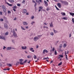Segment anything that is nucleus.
Wrapping results in <instances>:
<instances>
[{"instance_id":"1","label":"nucleus","mask_w":74,"mask_h":74,"mask_svg":"<svg viewBox=\"0 0 74 74\" xmlns=\"http://www.w3.org/2000/svg\"><path fill=\"white\" fill-rule=\"evenodd\" d=\"M17 8V6H14L13 7V10L14 11H16V10L15 9H16Z\"/></svg>"},{"instance_id":"2","label":"nucleus","mask_w":74,"mask_h":74,"mask_svg":"<svg viewBox=\"0 0 74 74\" xmlns=\"http://www.w3.org/2000/svg\"><path fill=\"white\" fill-rule=\"evenodd\" d=\"M19 61L20 62V64H21V65H23V62L22 63V62H23V60L22 59H20L19 60Z\"/></svg>"},{"instance_id":"3","label":"nucleus","mask_w":74,"mask_h":74,"mask_svg":"<svg viewBox=\"0 0 74 74\" xmlns=\"http://www.w3.org/2000/svg\"><path fill=\"white\" fill-rule=\"evenodd\" d=\"M38 38L37 36H36L34 38V41H37V40H38Z\"/></svg>"},{"instance_id":"4","label":"nucleus","mask_w":74,"mask_h":74,"mask_svg":"<svg viewBox=\"0 0 74 74\" xmlns=\"http://www.w3.org/2000/svg\"><path fill=\"white\" fill-rule=\"evenodd\" d=\"M27 12V10H26V9H24L23 10V14H25Z\"/></svg>"},{"instance_id":"5","label":"nucleus","mask_w":74,"mask_h":74,"mask_svg":"<svg viewBox=\"0 0 74 74\" xmlns=\"http://www.w3.org/2000/svg\"><path fill=\"white\" fill-rule=\"evenodd\" d=\"M36 3H39V4H40V3H41V2H42V0H36Z\"/></svg>"},{"instance_id":"6","label":"nucleus","mask_w":74,"mask_h":74,"mask_svg":"<svg viewBox=\"0 0 74 74\" xmlns=\"http://www.w3.org/2000/svg\"><path fill=\"white\" fill-rule=\"evenodd\" d=\"M67 53H66V51H65V55L66 56V60H68V58H67V55H66Z\"/></svg>"},{"instance_id":"7","label":"nucleus","mask_w":74,"mask_h":74,"mask_svg":"<svg viewBox=\"0 0 74 74\" xmlns=\"http://www.w3.org/2000/svg\"><path fill=\"white\" fill-rule=\"evenodd\" d=\"M45 52H46V53H48V51H47V50L46 49H44L43 50V53H44V54H45Z\"/></svg>"},{"instance_id":"8","label":"nucleus","mask_w":74,"mask_h":74,"mask_svg":"<svg viewBox=\"0 0 74 74\" xmlns=\"http://www.w3.org/2000/svg\"><path fill=\"white\" fill-rule=\"evenodd\" d=\"M44 3L45 5V7H47V6H48V3L47 2L45 1H44Z\"/></svg>"},{"instance_id":"9","label":"nucleus","mask_w":74,"mask_h":74,"mask_svg":"<svg viewBox=\"0 0 74 74\" xmlns=\"http://www.w3.org/2000/svg\"><path fill=\"white\" fill-rule=\"evenodd\" d=\"M26 48H27V47L26 46H22L21 47L22 49H26Z\"/></svg>"},{"instance_id":"10","label":"nucleus","mask_w":74,"mask_h":74,"mask_svg":"<svg viewBox=\"0 0 74 74\" xmlns=\"http://www.w3.org/2000/svg\"><path fill=\"white\" fill-rule=\"evenodd\" d=\"M4 27L5 28H6V29L8 28V25L6 23H5L4 24Z\"/></svg>"},{"instance_id":"11","label":"nucleus","mask_w":74,"mask_h":74,"mask_svg":"<svg viewBox=\"0 0 74 74\" xmlns=\"http://www.w3.org/2000/svg\"><path fill=\"white\" fill-rule=\"evenodd\" d=\"M13 36H14L15 37H17V35L16 34V33H15H15H13Z\"/></svg>"},{"instance_id":"12","label":"nucleus","mask_w":74,"mask_h":74,"mask_svg":"<svg viewBox=\"0 0 74 74\" xmlns=\"http://www.w3.org/2000/svg\"><path fill=\"white\" fill-rule=\"evenodd\" d=\"M0 39H3V40H5V38L3 36H0Z\"/></svg>"},{"instance_id":"13","label":"nucleus","mask_w":74,"mask_h":74,"mask_svg":"<svg viewBox=\"0 0 74 74\" xmlns=\"http://www.w3.org/2000/svg\"><path fill=\"white\" fill-rule=\"evenodd\" d=\"M30 50L32 52H34V50H33V49L32 48H31L30 49Z\"/></svg>"},{"instance_id":"14","label":"nucleus","mask_w":74,"mask_h":74,"mask_svg":"<svg viewBox=\"0 0 74 74\" xmlns=\"http://www.w3.org/2000/svg\"><path fill=\"white\" fill-rule=\"evenodd\" d=\"M57 5L58 6V7H59V8H60V7H61V5H60V3H58L57 4Z\"/></svg>"},{"instance_id":"15","label":"nucleus","mask_w":74,"mask_h":74,"mask_svg":"<svg viewBox=\"0 0 74 74\" xmlns=\"http://www.w3.org/2000/svg\"><path fill=\"white\" fill-rule=\"evenodd\" d=\"M6 4H7V5H9V6H12V4H10L8 2H6Z\"/></svg>"},{"instance_id":"16","label":"nucleus","mask_w":74,"mask_h":74,"mask_svg":"<svg viewBox=\"0 0 74 74\" xmlns=\"http://www.w3.org/2000/svg\"><path fill=\"white\" fill-rule=\"evenodd\" d=\"M1 7H3L2 8L3 10L6 9V8H5V6H4V5H1Z\"/></svg>"},{"instance_id":"17","label":"nucleus","mask_w":74,"mask_h":74,"mask_svg":"<svg viewBox=\"0 0 74 74\" xmlns=\"http://www.w3.org/2000/svg\"><path fill=\"white\" fill-rule=\"evenodd\" d=\"M23 24L24 25H27V23L26 22H23Z\"/></svg>"},{"instance_id":"18","label":"nucleus","mask_w":74,"mask_h":74,"mask_svg":"<svg viewBox=\"0 0 74 74\" xmlns=\"http://www.w3.org/2000/svg\"><path fill=\"white\" fill-rule=\"evenodd\" d=\"M7 65L8 66H9V67H11V66H12V64H7Z\"/></svg>"},{"instance_id":"19","label":"nucleus","mask_w":74,"mask_h":74,"mask_svg":"<svg viewBox=\"0 0 74 74\" xmlns=\"http://www.w3.org/2000/svg\"><path fill=\"white\" fill-rule=\"evenodd\" d=\"M69 14L71 15L72 16H73L74 15V13L70 12Z\"/></svg>"},{"instance_id":"20","label":"nucleus","mask_w":74,"mask_h":74,"mask_svg":"<svg viewBox=\"0 0 74 74\" xmlns=\"http://www.w3.org/2000/svg\"><path fill=\"white\" fill-rule=\"evenodd\" d=\"M61 14H62V15H63V16H64L66 15V14H65V13L62 12H61Z\"/></svg>"},{"instance_id":"21","label":"nucleus","mask_w":74,"mask_h":74,"mask_svg":"<svg viewBox=\"0 0 74 74\" xmlns=\"http://www.w3.org/2000/svg\"><path fill=\"white\" fill-rule=\"evenodd\" d=\"M9 2L10 3H14V0H9Z\"/></svg>"},{"instance_id":"22","label":"nucleus","mask_w":74,"mask_h":74,"mask_svg":"<svg viewBox=\"0 0 74 74\" xmlns=\"http://www.w3.org/2000/svg\"><path fill=\"white\" fill-rule=\"evenodd\" d=\"M12 47H8L7 48V50H10V49H11Z\"/></svg>"},{"instance_id":"23","label":"nucleus","mask_w":74,"mask_h":74,"mask_svg":"<svg viewBox=\"0 0 74 74\" xmlns=\"http://www.w3.org/2000/svg\"><path fill=\"white\" fill-rule=\"evenodd\" d=\"M64 5H68V3H67V2L65 1V2L64 3Z\"/></svg>"},{"instance_id":"24","label":"nucleus","mask_w":74,"mask_h":74,"mask_svg":"<svg viewBox=\"0 0 74 74\" xmlns=\"http://www.w3.org/2000/svg\"><path fill=\"white\" fill-rule=\"evenodd\" d=\"M62 19H64V20H67V18H66V17H63L62 18Z\"/></svg>"},{"instance_id":"25","label":"nucleus","mask_w":74,"mask_h":74,"mask_svg":"<svg viewBox=\"0 0 74 74\" xmlns=\"http://www.w3.org/2000/svg\"><path fill=\"white\" fill-rule=\"evenodd\" d=\"M62 62H61L60 63H59L58 64V66H61V65H62Z\"/></svg>"},{"instance_id":"26","label":"nucleus","mask_w":74,"mask_h":74,"mask_svg":"<svg viewBox=\"0 0 74 74\" xmlns=\"http://www.w3.org/2000/svg\"><path fill=\"white\" fill-rule=\"evenodd\" d=\"M5 34V36H7L8 35V32H7Z\"/></svg>"},{"instance_id":"27","label":"nucleus","mask_w":74,"mask_h":74,"mask_svg":"<svg viewBox=\"0 0 74 74\" xmlns=\"http://www.w3.org/2000/svg\"><path fill=\"white\" fill-rule=\"evenodd\" d=\"M50 27H53V24H52V22H51V23L50 25Z\"/></svg>"},{"instance_id":"28","label":"nucleus","mask_w":74,"mask_h":74,"mask_svg":"<svg viewBox=\"0 0 74 74\" xmlns=\"http://www.w3.org/2000/svg\"><path fill=\"white\" fill-rule=\"evenodd\" d=\"M31 57H32L31 56H30V55H29V56H27V58L28 59H30V58H31Z\"/></svg>"},{"instance_id":"29","label":"nucleus","mask_w":74,"mask_h":74,"mask_svg":"<svg viewBox=\"0 0 74 74\" xmlns=\"http://www.w3.org/2000/svg\"><path fill=\"white\" fill-rule=\"evenodd\" d=\"M43 8V7L42 6H40L39 7V9H42Z\"/></svg>"},{"instance_id":"30","label":"nucleus","mask_w":74,"mask_h":74,"mask_svg":"<svg viewBox=\"0 0 74 74\" xmlns=\"http://www.w3.org/2000/svg\"><path fill=\"white\" fill-rule=\"evenodd\" d=\"M61 3H62V4H64V3L65 2V1H60Z\"/></svg>"},{"instance_id":"31","label":"nucleus","mask_w":74,"mask_h":74,"mask_svg":"<svg viewBox=\"0 0 74 74\" xmlns=\"http://www.w3.org/2000/svg\"><path fill=\"white\" fill-rule=\"evenodd\" d=\"M61 3H62V4H64V3L65 2V1H60Z\"/></svg>"},{"instance_id":"32","label":"nucleus","mask_w":74,"mask_h":74,"mask_svg":"<svg viewBox=\"0 0 74 74\" xmlns=\"http://www.w3.org/2000/svg\"><path fill=\"white\" fill-rule=\"evenodd\" d=\"M19 62H17L16 63V66H18V65H19Z\"/></svg>"},{"instance_id":"33","label":"nucleus","mask_w":74,"mask_h":74,"mask_svg":"<svg viewBox=\"0 0 74 74\" xmlns=\"http://www.w3.org/2000/svg\"><path fill=\"white\" fill-rule=\"evenodd\" d=\"M34 58L35 59H37V56H36L34 55Z\"/></svg>"},{"instance_id":"34","label":"nucleus","mask_w":74,"mask_h":74,"mask_svg":"<svg viewBox=\"0 0 74 74\" xmlns=\"http://www.w3.org/2000/svg\"><path fill=\"white\" fill-rule=\"evenodd\" d=\"M46 10L47 11L50 10V9H49V8H47L46 9Z\"/></svg>"},{"instance_id":"35","label":"nucleus","mask_w":74,"mask_h":74,"mask_svg":"<svg viewBox=\"0 0 74 74\" xmlns=\"http://www.w3.org/2000/svg\"><path fill=\"white\" fill-rule=\"evenodd\" d=\"M17 5L18 7H20L21 6V4L20 3H17Z\"/></svg>"},{"instance_id":"36","label":"nucleus","mask_w":74,"mask_h":74,"mask_svg":"<svg viewBox=\"0 0 74 74\" xmlns=\"http://www.w3.org/2000/svg\"><path fill=\"white\" fill-rule=\"evenodd\" d=\"M27 60H25V61L24 62H23V63H26V62H27Z\"/></svg>"},{"instance_id":"37","label":"nucleus","mask_w":74,"mask_h":74,"mask_svg":"<svg viewBox=\"0 0 74 74\" xmlns=\"http://www.w3.org/2000/svg\"><path fill=\"white\" fill-rule=\"evenodd\" d=\"M8 14H11V11H10L9 10L8 11Z\"/></svg>"},{"instance_id":"38","label":"nucleus","mask_w":74,"mask_h":74,"mask_svg":"<svg viewBox=\"0 0 74 74\" xmlns=\"http://www.w3.org/2000/svg\"><path fill=\"white\" fill-rule=\"evenodd\" d=\"M66 43L64 44L63 45V47L64 48H65V47H66Z\"/></svg>"},{"instance_id":"39","label":"nucleus","mask_w":74,"mask_h":74,"mask_svg":"<svg viewBox=\"0 0 74 74\" xmlns=\"http://www.w3.org/2000/svg\"><path fill=\"white\" fill-rule=\"evenodd\" d=\"M62 47V44L60 45L59 47V48L60 49Z\"/></svg>"},{"instance_id":"40","label":"nucleus","mask_w":74,"mask_h":74,"mask_svg":"<svg viewBox=\"0 0 74 74\" xmlns=\"http://www.w3.org/2000/svg\"><path fill=\"white\" fill-rule=\"evenodd\" d=\"M53 31H54L55 33H57V31H55L54 29H53Z\"/></svg>"},{"instance_id":"41","label":"nucleus","mask_w":74,"mask_h":74,"mask_svg":"<svg viewBox=\"0 0 74 74\" xmlns=\"http://www.w3.org/2000/svg\"><path fill=\"white\" fill-rule=\"evenodd\" d=\"M54 54L55 55H57V52H56V50L54 53Z\"/></svg>"},{"instance_id":"42","label":"nucleus","mask_w":74,"mask_h":74,"mask_svg":"<svg viewBox=\"0 0 74 74\" xmlns=\"http://www.w3.org/2000/svg\"><path fill=\"white\" fill-rule=\"evenodd\" d=\"M21 27L22 30H25V28H23V27Z\"/></svg>"},{"instance_id":"43","label":"nucleus","mask_w":74,"mask_h":74,"mask_svg":"<svg viewBox=\"0 0 74 74\" xmlns=\"http://www.w3.org/2000/svg\"><path fill=\"white\" fill-rule=\"evenodd\" d=\"M3 10L4 12H6V9H3Z\"/></svg>"},{"instance_id":"44","label":"nucleus","mask_w":74,"mask_h":74,"mask_svg":"<svg viewBox=\"0 0 74 74\" xmlns=\"http://www.w3.org/2000/svg\"><path fill=\"white\" fill-rule=\"evenodd\" d=\"M36 6H37V3H36V2L35 3V4L34 5V6L35 7H36Z\"/></svg>"},{"instance_id":"45","label":"nucleus","mask_w":74,"mask_h":74,"mask_svg":"<svg viewBox=\"0 0 74 74\" xmlns=\"http://www.w3.org/2000/svg\"><path fill=\"white\" fill-rule=\"evenodd\" d=\"M50 35L51 36H53V32H51Z\"/></svg>"},{"instance_id":"46","label":"nucleus","mask_w":74,"mask_h":74,"mask_svg":"<svg viewBox=\"0 0 74 74\" xmlns=\"http://www.w3.org/2000/svg\"><path fill=\"white\" fill-rule=\"evenodd\" d=\"M25 3V0H23V1L22 2V3L23 4L24 3Z\"/></svg>"},{"instance_id":"47","label":"nucleus","mask_w":74,"mask_h":74,"mask_svg":"<svg viewBox=\"0 0 74 74\" xmlns=\"http://www.w3.org/2000/svg\"><path fill=\"white\" fill-rule=\"evenodd\" d=\"M59 56L61 57V58H63V56L62 55H60Z\"/></svg>"},{"instance_id":"48","label":"nucleus","mask_w":74,"mask_h":74,"mask_svg":"<svg viewBox=\"0 0 74 74\" xmlns=\"http://www.w3.org/2000/svg\"><path fill=\"white\" fill-rule=\"evenodd\" d=\"M55 7H56V9L57 10H59V8H58L56 6H55Z\"/></svg>"},{"instance_id":"49","label":"nucleus","mask_w":74,"mask_h":74,"mask_svg":"<svg viewBox=\"0 0 74 74\" xmlns=\"http://www.w3.org/2000/svg\"><path fill=\"white\" fill-rule=\"evenodd\" d=\"M4 21V20L3 18H1L0 19V21Z\"/></svg>"},{"instance_id":"50","label":"nucleus","mask_w":74,"mask_h":74,"mask_svg":"<svg viewBox=\"0 0 74 74\" xmlns=\"http://www.w3.org/2000/svg\"><path fill=\"white\" fill-rule=\"evenodd\" d=\"M34 18V16H32L31 17V19H33Z\"/></svg>"},{"instance_id":"51","label":"nucleus","mask_w":74,"mask_h":74,"mask_svg":"<svg viewBox=\"0 0 74 74\" xmlns=\"http://www.w3.org/2000/svg\"><path fill=\"white\" fill-rule=\"evenodd\" d=\"M72 22H73V23H74V18H72Z\"/></svg>"},{"instance_id":"52","label":"nucleus","mask_w":74,"mask_h":74,"mask_svg":"<svg viewBox=\"0 0 74 74\" xmlns=\"http://www.w3.org/2000/svg\"><path fill=\"white\" fill-rule=\"evenodd\" d=\"M13 33H15V29H13Z\"/></svg>"},{"instance_id":"53","label":"nucleus","mask_w":74,"mask_h":74,"mask_svg":"<svg viewBox=\"0 0 74 74\" xmlns=\"http://www.w3.org/2000/svg\"><path fill=\"white\" fill-rule=\"evenodd\" d=\"M54 50H55V48L53 47L52 49V51H54Z\"/></svg>"},{"instance_id":"54","label":"nucleus","mask_w":74,"mask_h":74,"mask_svg":"<svg viewBox=\"0 0 74 74\" xmlns=\"http://www.w3.org/2000/svg\"><path fill=\"white\" fill-rule=\"evenodd\" d=\"M35 23V22H34L33 21V22L31 23V24H32V25H33V23Z\"/></svg>"},{"instance_id":"55","label":"nucleus","mask_w":74,"mask_h":74,"mask_svg":"<svg viewBox=\"0 0 74 74\" xmlns=\"http://www.w3.org/2000/svg\"><path fill=\"white\" fill-rule=\"evenodd\" d=\"M2 14H3V12H0V15H2Z\"/></svg>"},{"instance_id":"56","label":"nucleus","mask_w":74,"mask_h":74,"mask_svg":"<svg viewBox=\"0 0 74 74\" xmlns=\"http://www.w3.org/2000/svg\"><path fill=\"white\" fill-rule=\"evenodd\" d=\"M42 36V35H40L38 36V37H39V38H40V37H41Z\"/></svg>"},{"instance_id":"57","label":"nucleus","mask_w":74,"mask_h":74,"mask_svg":"<svg viewBox=\"0 0 74 74\" xmlns=\"http://www.w3.org/2000/svg\"><path fill=\"white\" fill-rule=\"evenodd\" d=\"M7 70H10V68H8L6 69Z\"/></svg>"},{"instance_id":"58","label":"nucleus","mask_w":74,"mask_h":74,"mask_svg":"<svg viewBox=\"0 0 74 74\" xmlns=\"http://www.w3.org/2000/svg\"><path fill=\"white\" fill-rule=\"evenodd\" d=\"M32 2L33 3H36V2H35V1L34 0H32Z\"/></svg>"},{"instance_id":"59","label":"nucleus","mask_w":74,"mask_h":74,"mask_svg":"<svg viewBox=\"0 0 74 74\" xmlns=\"http://www.w3.org/2000/svg\"><path fill=\"white\" fill-rule=\"evenodd\" d=\"M5 48H6V47H4L3 49H5Z\"/></svg>"},{"instance_id":"60","label":"nucleus","mask_w":74,"mask_h":74,"mask_svg":"<svg viewBox=\"0 0 74 74\" xmlns=\"http://www.w3.org/2000/svg\"><path fill=\"white\" fill-rule=\"evenodd\" d=\"M36 48H38V46L37 45L36 46Z\"/></svg>"},{"instance_id":"61","label":"nucleus","mask_w":74,"mask_h":74,"mask_svg":"<svg viewBox=\"0 0 74 74\" xmlns=\"http://www.w3.org/2000/svg\"><path fill=\"white\" fill-rule=\"evenodd\" d=\"M25 28H26V29H28V28H29V27H28V26L26 27H25Z\"/></svg>"},{"instance_id":"62","label":"nucleus","mask_w":74,"mask_h":74,"mask_svg":"<svg viewBox=\"0 0 74 74\" xmlns=\"http://www.w3.org/2000/svg\"><path fill=\"white\" fill-rule=\"evenodd\" d=\"M44 24L45 25H47V23H44Z\"/></svg>"},{"instance_id":"63","label":"nucleus","mask_w":74,"mask_h":74,"mask_svg":"<svg viewBox=\"0 0 74 74\" xmlns=\"http://www.w3.org/2000/svg\"><path fill=\"white\" fill-rule=\"evenodd\" d=\"M3 70H5V71L6 70H7V69H3Z\"/></svg>"},{"instance_id":"64","label":"nucleus","mask_w":74,"mask_h":74,"mask_svg":"<svg viewBox=\"0 0 74 74\" xmlns=\"http://www.w3.org/2000/svg\"><path fill=\"white\" fill-rule=\"evenodd\" d=\"M42 10L43 11H45V9H43Z\"/></svg>"}]
</instances>
